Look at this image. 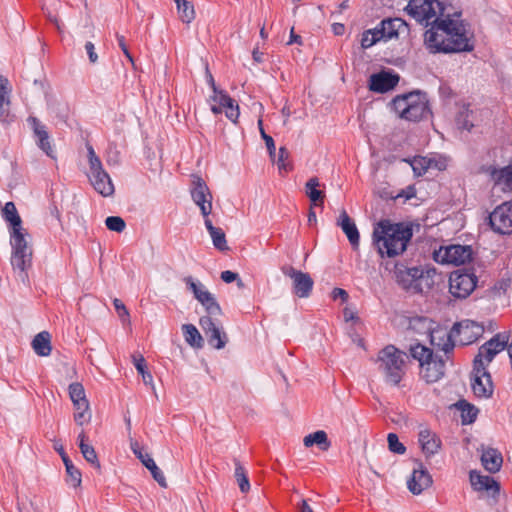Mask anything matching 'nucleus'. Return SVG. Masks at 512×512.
<instances>
[{
    "label": "nucleus",
    "instance_id": "30",
    "mask_svg": "<svg viewBox=\"0 0 512 512\" xmlns=\"http://www.w3.org/2000/svg\"><path fill=\"white\" fill-rule=\"evenodd\" d=\"M474 111L470 109L469 103H462L456 114V125L459 129L471 131L474 127L473 123Z\"/></svg>",
    "mask_w": 512,
    "mask_h": 512
},
{
    "label": "nucleus",
    "instance_id": "3",
    "mask_svg": "<svg viewBox=\"0 0 512 512\" xmlns=\"http://www.w3.org/2000/svg\"><path fill=\"white\" fill-rule=\"evenodd\" d=\"M484 333V326L476 321L465 319L453 325L449 332L436 331L431 334V344L444 352L445 356L453 352L455 347V339L461 345H470L477 341Z\"/></svg>",
    "mask_w": 512,
    "mask_h": 512
},
{
    "label": "nucleus",
    "instance_id": "18",
    "mask_svg": "<svg viewBox=\"0 0 512 512\" xmlns=\"http://www.w3.org/2000/svg\"><path fill=\"white\" fill-rule=\"evenodd\" d=\"M199 324L207 338L209 345L215 349H222L225 347L228 337L223 331V328L217 325L210 316H202Z\"/></svg>",
    "mask_w": 512,
    "mask_h": 512
},
{
    "label": "nucleus",
    "instance_id": "32",
    "mask_svg": "<svg viewBox=\"0 0 512 512\" xmlns=\"http://www.w3.org/2000/svg\"><path fill=\"white\" fill-rule=\"evenodd\" d=\"M320 183L317 177L310 178L305 184L306 195L315 206H323L325 193L319 190Z\"/></svg>",
    "mask_w": 512,
    "mask_h": 512
},
{
    "label": "nucleus",
    "instance_id": "11",
    "mask_svg": "<svg viewBox=\"0 0 512 512\" xmlns=\"http://www.w3.org/2000/svg\"><path fill=\"white\" fill-rule=\"evenodd\" d=\"M477 276L473 272L459 269L449 276V292L454 298L465 299L476 288Z\"/></svg>",
    "mask_w": 512,
    "mask_h": 512
},
{
    "label": "nucleus",
    "instance_id": "2",
    "mask_svg": "<svg viewBox=\"0 0 512 512\" xmlns=\"http://www.w3.org/2000/svg\"><path fill=\"white\" fill-rule=\"evenodd\" d=\"M412 236L411 226L383 219L374 226L373 245L381 258H394L403 254Z\"/></svg>",
    "mask_w": 512,
    "mask_h": 512
},
{
    "label": "nucleus",
    "instance_id": "36",
    "mask_svg": "<svg viewBox=\"0 0 512 512\" xmlns=\"http://www.w3.org/2000/svg\"><path fill=\"white\" fill-rule=\"evenodd\" d=\"M455 406L461 413L462 424L468 425L476 421L479 410L474 405L466 400H459Z\"/></svg>",
    "mask_w": 512,
    "mask_h": 512
},
{
    "label": "nucleus",
    "instance_id": "20",
    "mask_svg": "<svg viewBox=\"0 0 512 512\" xmlns=\"http://www.w3.org/2000/svg\"><path fill=\"white\" fill-rule=\"evenodd\" d=\"M446 359L437 354L420 366V377L428 384L439 381L445 374Z\"/></svg>",
    "mask_w": 512,
    "mask_h": 512
},
{
    "label": "nucleus",
    "instance_id": "55",
    "mask_svg": "<svg viewBox=\"0 0 512 512\" xmlns=\"http://www.w3.org/2000/svg\"><path fill=\"white\" fill-rule=\"evenodd\" d=\"M416 196V189L413 185L407 186L405 189H402L396 196V198H405L409 200Z\"/></svg>",
    "mask_w": 512,
    "mask_h": 512
},
{
    "label": "nucleus",
    "instance_id": "27",
    "mask_svg": "<svg viewBox=\"0 0 512 512\" xmlns=\"http://www.w3.org/2000/svg\"><path fill=\"white\" fill-rule=\"evenodd\" d=\"M386 39L397 38L400 33L408 30L407 23L401 18H388L381 21Z\"/></svg>",
    "mask_w": 512,
    "mask_h": 512
},
{
    "label": "nucleus",
    "instance_id": "12",
    "mask_svg": "<svg viewBox=\"0 0 512 512\" xmlns=\"http://www.w3.org/2000/svg\"><path fill=\"white\" fill-rule=\"evenodd\" d=\"M281 272L293 280V293L296 296L299 298L310 296L314 281L308 273L297 270L288 264L281 267Z\"/></svg>",
    "mask_w": 512,
    "mask_h": 512
},
{
    "label": "nucleus",
    "instance_id": "26",
    "mask_svg": "<svg viewBox=\"0 0 512 512\" xmlns=\"http://www.w3.org/2000/svg\"><path fill=\"white\" fill-rule=\"evenodd\" d=\"M212 99L224 107L226 117L233 123H236L239 117V106L225 91H220L219 96H213Z\"/></svg>",
    "mask_w": 512,
    "mask_h": 512
},
{
    "label": "nucleus",
    "instance_id": "29",
    "mask_svg": "<svg viewBox=\"0 0 512 512\" xmlns=\"http://www.w3.org/2000/svg\"><path fill=\"white\" fill-rule=\"evenodd\" d=\"M86 434L84 431H82L78 435V441H79V449L85 458V460L90 463L94 468H96L98 471L101 470V465L98 460L97 453L94 449V447L88 443H86Z\"/></svg>",
    "mask_w": 512,
    "mask_h": 512
},
{
    "label": "nucleus",
    "instance_id": "24",
    "mask_svg": "<svg viewBox=\"0 0 512 512\" xmlns=\"http://www.w3.org/2000/svg\"><path fill=\"white\" fill-rule=\"evenodd\" d=\"M470 483L476 491H487L492 497L499 494L500 486L491 476L481 475L477 471H471Z\"/></svg>",
    "mask_w": 512,
    "mask_h": 512
},
{
    "label": "nucleus",
    "instance_id": "14",
    "mask_svg": "<svg viewBox=\"0 0 512 512\" xmlns=\"http://www.w3.org/2000/svg\"><path fill=\"white\" fill-rule=\"evenodd\" d=\"M191 197L200 208L202 216L207 218L212 212V195L205 181L198 175H193Z\"/></svg>",
    "mask_w": 512,
    "mask_h": 512
},
{
    "label": "nucleus",
    "instance_id": "42",
    "mask_svg": "<svg viewBox=\"0 0 512 512\" xmlns=\"http://www.w3.org/2000/svg\"><path fill=\"white\" fill-rule=\"evenodd\" d=\"M69 397L72 402L86 400L85 389L79 382L71 383L68 387Z\"/></svg>",
    "mask_w": 512,
    "mask_h": 512
},
{
    "label": "nucleus",
    "instance_id": "4",
    "mask_svg": "<svg viewBox=\"0 0 512 512\" xmlns=\"http://www.w3.org/2000/svg\"><path fill=\"white\" fill-rule=\"evenodd\" d=\"M2 213L5 221L9 222L12 226L10 240L12 246L11 264L14 269L24 272L31 265L32 250L25 239L23 228L21 227V217L13 202H7Z\"/></svg>",
    "mask_w": 512,
    "mask_h": 512
},
{
    "label": "nucleus",
    "instance_id": "58",
    "mask_svg": "<svg viewBox=\"0 0 512 512\" xmlns=\"http://www.w3.org/2000/svg\"><path fill=\"white\" fill-rule=\"evenodd\" d=\"M238 273H235V272H232L230 270H225L223 272H221V279L222 281H224L225 283H232L234 282L236 279H238Z\"/></svg>",
    "mask_w": 512,
    "mask_h": 512
},
{
    "label": "nucleus",
    "instance_id": "40",
    "mask_svg": "<svg viewBox=\"0 0 512 512\" xmlns=\"http://www.w3.org/2000/svg\"><path fill=\"white\" fill-rule=\"evenodd\" d=\"M410 354L419 362L420 366L422 363H425L426 360H429L436 355L433 350L419 343L410 347Z\"/></svg>",
    "mask_w": 512,
    "mask_h": 512
},
{
    "label": "nucleus",
    "instance_id": "43",
    "mask_svg": "<svg viewBox=\"0 0 512 512\" xmlns=\"http://www.w3.org/2000/svg\"><path fill=\"white\" fill-rule=\"evenodd\" d=\"M290 153L288 149L284 146L280 147L278 153V159L276 161L279 171L288 172L292 169V165L288 162Z\"/></svg>",
    "mask_w": 512,
    "mask_h": 512
},
{
    "label": "nucleus",
    "instance_id": "46",
    "mask_svg": "<svg viewBox=\"0 0 512 512\" xmlns=\"http://www.w3.org/2000/svg\"><path fill=\"white\" fill-rule=\"evenodd\" d=\"M105 225L110 231L121 233L126 228L125 221L119 216H109L105 220Z\"/></svg>",
    "mask_w": 512,
    "mask_h": 512
},
{
    "label": "nucleus",
    "instance_id": "33",
    "mask_svg": "<svg viewBox=\"0 0 512 512\" xmlns=\"http://www.w3.org/2000/svg\"><path fill=\"white\" fill-rule=\"evenodd\" d=\"M138 459L142 462V464L151 472L154 480L163 488L167 487L166 478L163 475L162 471L158 468L154 460L150 457L149 454L139 452Z\"/></svg>",
    "mask_w": 512,
    "mask_h": 512
},
{
    "label": "nucleus",
    "instance_id": "52",
    "mask_svg": "<svg viewBox=\"0 0 512 512\" xmlns=\"http://www.w3.org/2000/svg\"><path fill=\"white\" fill-rule=\"evenodd\" d=\"M412 167L415 173L422 175L426 172L428 166L426 165L425 158H415L412 162Z\"/></svg>",
    "mask_w": 512,
    "mask_h": 512
},
{
    "label": "nucleus",
    "instance_id": "51",
    "mask_svg": "<svg viewBox=\"0 0 512 512\" xmlns=\"http://www.w3.org/2000/svg\"><path fill=\"white\" fill-rule=\"evenodd\" d=\"M38 147L46 153L47 156L55 158L54 150L49 142V139L40 138L37 140Z\"/></svg>",
    "mask_w": 512,
    "mask_h": 512
},
{
    "label": "nucleus",
    "instance_id": "13",
    "mask_svg": "<svg viewBox=\"0 0 512 512\" xmlns=\"http://www.w3.org/2000/svg\"><path fill=\"white\" fill-rule=\"evenodd\" d=\"M472 249L470 246L451 245L445 248H440L435 252L434 258L437 262L462 265L472 259Z\"/></svg>",
    "mask_w": 512,
    "mask_h": 512
},
{
    "label": "nucleus",
    "instance_id": "7",
    "mask_svg": "<svg viewBox=\"0 0 512 512\" xmlns=\"http://www.w3.org/2000/svg\"><path fill=\"white\" fill-rule=\"evenodd\" d=\"M395 278L404 290L412 293L427 292L433 285L429 271L425 273L423 269L418 267L396 266Z\"/></svg>",
    "mask_w": 512,
    "mask_h": 512
},
{
    "label": "nucleus",
    "instance_id": "25",
    "mask_svg": "<svg viewBox=\"0 0 512 512\" xmlns=\"http://www.w3.org/2000/svg\"><path fill=\"white\" fill-rule=\"evenodd\" d=\"M337 225L341 227L343 232L346 234L350 244L353 248H357L359 245V232L354 221L349 217L346 210L340 212L337 220Z\"/></svg>",
    "mask_w": 512,
    "mask_h": 512
},
{
    "label": "nucleus",
    "instance_id": "17",
    "mask_svg": "<svg viewBox=\"0 0 512 512\" xmlns=\"http://www.w3.org/2000/svg\"><path fill=\"white\" fill-rule=\"evenodd\" d=\"M481 171L495 186H501L503 191H512V161L503 167L496 163L483 165Z\"/></svg>",
    "mask_w": 512,
    "mask_h": 512
},
{
    "label": "nucleus",
    "instance_id": "56",
    "mask_svg": "<svg viewBox=\"0 0 512 512\" xmlns=\"http://www.w3.org/2000/svg\"><path fill=\"white\" fill-rule=\"evenodd\" d=\"M369 31L371 32L373 38L376 39V43L381 40H385V41L388 40V39H386L384 30L381 26V22L374 29H369Z\"/></svg>",
    "mask_w": 512,
    "mask_h": 512
},
{
    "label": "nucleus",
    "instance_id": "63",
    "mask_svg": "<svg viewBox=\"0 0 512 512\" xmlns=\"http://www.w3.org/2000/svg\"><path fill=\"white\" fill-rule=\"evenodd\" d=\"M60 455L66 469L74 465L73 462L68 457V455L63 450L60 451Z\"/></svg>",
    "mask_w": 512,
    "mask_h": 512
},
{
    "label": "nucleus",
    "instance_id": "28",
    "mask_svg": "<svg viewBox=\"0 0 512 512\" xmlns=\"http://www.w3.org/2000/svg\"><path fill=\"white\" fill-rule=\"evenodd\" d=\"M481 462L487 471L495 473L500 470L503 458L502 455L496 449L488 448L483 451L481 456Z\"/></svg>",
    "mask_w": 512,
    "mask_h": 512
},
{
    "label": "nucleus",
    "instance_id": "53",
    "mask_svg": "<svg viewBox=\"0 0 512 512\" xmlns=\"http://www.w3.org/2000/svg\"><path fill=\"white\" fill-rule=\"evenodd\" d=\"M113 305H114V308L120 318H122L124 320V317L125 318L129 317V313H128L124 303L120 299L115 298L113 301Z\"/></svg>",
    "mask_w": 512,
    "mask_h": 512
},
{
    "label": "nucleus",
    "instance_id": "31",
    "mask_svg": "<svg viewBox=\"0 0 512 512\" xmlns=\"http://www.w3.org/2000/svg\"><path fill=\"white\" fill-rule=\"evenodd\" d=\"M204 223L212 238L214 247L219 251L229 250L224 231L219 227L213 226L211 220L208 217L204 219Z\"/></svg>",
    "mask_w": 512,
    "mask_h": 512
},
{
    "label": "nucleus",
    "instance_id": "38",
    "mask_svg": "<svg viewBox=\"0 0 512 512\" xmlns=\"http://www.w3.org/2000/svg\"><path fill=\"white\" fill-rule=\"evenodd\" d=\"M177 6V13L179 19L185 23L190 24L195 19V9L192 2L187 0H174Z\"/></svg>",
    "mask_w": 512,
    "mask_h": 512
},
{
    "label": "nucleus",
    "instance_id": "48",
    "mask_svg": "<svg viewBox=\"0 0 512 512\" xmlns=\"http://www.w3.org/2000/svg\"><path fill=\"white\" fill-rule=\"evenodd\" d=\"M388 448L391 452L396 454H404L406 452V447L399 441L397 434L389 433L387 436Z\"/></svg>",
    "mask_w": 512,
    "mask_h": 512
},
{
    "label": "nucleus",
    "instance_id": "8",
    "mask_svg": "<svg viewBox=\"0 0 512 512\" xmlns=\"http://www.w3.org/2000/svg\"><path fill=\"white\" fill-rule=\"evenodd\" d=\"M87 151L90 167L89 180L92 186L102 196H111L114 193V185L109 174L104 170L100 158L91 145H87Z\"/></svg>",
    "mask_w": 512,
    "mask_h": 512
},
{
    "label": "nucleus",
    "instance_id": "62",
    "mask_svg": "<svg viewBox=\"0 0 512 512\" xmlns=\"http://www.w3.org/2000/svg\"><path fill=\"white\" fill-rule=\"evenodd\" d=\"M293 43H296V44H299V45L302 44V38H301L300 35L294 33V28L291 29L290 38H289V41H288L287 44L291 45Z\"/></svg>",
    "mask_w": 512,
    "mask_h": 512
},
{
    "label": "nucleus",
    "instance_id": "19",
    "mask_svg": "<svg viewBox=\"0 0 512 512\" xmlns=\"http://www.w3.org/2000/svg\"><path fill=\"white\" fill-rule=\"evenodd\" d=\"M470 380L473 394L476 397L489 398L492 396L494 387L487 369L480 371V367L473 366Z\"/></svg>",
    "mask_w": 512,
    "mask_h": 512
},
{
    "label": "nucleus",
    "instance_id": "39",
    "mask_svg": "<svg viewBox=\"0 0 512 512\" xmlns=\"http://www.w3.org/2000/svg\"><path fill=\"white\" fill-rule=\"evenodd\" d=\"M185 341L192 347L202 348L203 338L198 329L193 324H184L182 326Z\"/></svg>",
    "mask_w": 512,
    "mask_h": 512
},
{
    "label": "nucleus",
    "instance_id": "64",
    "mask_svg": "<svg viewBox=\"0 0 512 512\" xmlns=\"http://www.w3.org/2000/svg\"><path fill=\"white\" fill-rule=\"evenodd\" d=\"M343 315H344V318L346 321H351V320L357 319V316L355 315V313L348 308L344 309Z\"/></svg>",
    "mask_w": 512,
    "mask_h": 512
},
{
    "label": "nucleus",
    "instance_id": "23",
    "mask_svg": "<svg viewBox=\"0 0 512 512\" xmlns=\"http://www.w3.org/2000/svg\"><path fill=\"white\" fill-rule=\"evenodd\" d=\"M418 441L426 458L438 453L442 446L439 436L428 428L420 430Z\"/></svg>",
    "mask_w": 512,
    "mask_h": 512
},
{
    "label": "nucleus",
    "instance_id": "61",
    "mask_svg": "<svg viewBox=\"0 0 512 512\" xmlns=\"http://www.w3.org/2000/svg\"><path fill=\"white\" fill-rule=\"evenodd\" d=\"M206 74H207L208 83L211 86L213 92L215 93L214 96H219V92L221 90H218V88H217V86L215 84L214 78H213L212 74L210 73L208 67H206Z\"/></svg>",
    "mask_w": 512,
    "mask_h": 512
},
{
    "label": "nucleus",
    "instance_id": "35",
    "mask_svg": "<svg viewBox=\"0 0 512 512\" xmlns=\"http://www.w3.org/2000/svg\"><path fill=\"white\" fill-rule=\"evenodd\" d=\"M74 407V421L77 425L83 426L91 420V411L88 399L72 402Z\"/></svg>",
    "mask_w": 512,
    "mask_h": 512
},
{
    "label": "nucleus",
    "instance_id": "50",
    "mask_svg": "<svg viewBox=\"0 0 512 512\" xmlns=\"http://www.w3.org/2000/svg\"><path fill=\"white\" fill-rule=\"evenodd\" d=\"M9 105H10L9 98H7V99L0 98V121L1 122L9 121V116H10Z\"/></svg>",
    "mask_w": 512,
    "mask_h": 512
},
{
    "label": "nucleus",
    "instance_id": "37",
    "mask_svg": "<svg viewBox=\"0 0 512 512\" xmlns=\"http://www.w3.org/2000/svg\"><path fill=\"white\" fill-rule=\"evenodd\" d=\"M303 443L306 447L317 445L322 451H327L331 446L327 433L323 430H318L306 435L303 439Z\"/></svg>",
    "mask_w": 512,
    "mask_h": 512
},
{
    "label": "nucleus",
    "instance_id": "1",
    "mask_svg": "<svg viewBox=\"0 0 512 512\" xmlns=\"http://www.w3.org/2000/svg\"><path fill=\"white\" fill-rule=\"evenodd\" d=\"M424 43L431 53H460L474 50V35L468 24L449 15L435 18L424 34Z\"/></svg>",
    "mask_w": 512,
    "mask_h": 512
},
{
    "label": "nucleus",
    "instance_id": "9",
    "mask_svg": "<svg viewBox=\"0 0 512 512\" xmlns=\"http://www.w3.org/2000/svg\"><path fill=\"white\" fill-rule=\"evenodd\" d=\"M407 13L417 22L428 26H433L435 18L444 16V7L439 0H410L407 7Z\"/></svg>",
    "mask_w": 512,
    "mask_h": 512
},
{
    "label": "nucleus",
    "instance_id": "44",
    "mask_svg": "<svg viewBox=\"0 0 512 512\" xmlns=\"http://www.w3.org/2000/svg\"><path fill=\"white\" fill-rule=\"evenodd\" d=\"M134 365L139 374L142 375L143 381L145 384H151L153 381V377L150 372L146 370V362L143 356H139V358L134 357Z\"/></svg>",
    "mask_w": 512,
    "mask_h": 512
},
{
    "label": "nucleus",
    "instance_id": "41",
    "mask_svg": "<svg viewBox=\"0 0 512 512\" xmlns=\"http://www.w3.org/2000/svg\"><path fill=\"white\" fill-rule=\"evenodd\" d=\"M235 478L241 492L246 493L250 489V483L245 468L235 459Z\"/></svg>",
    "mask_w": 512,
    "mask_h": 512
},
{
    "label": "nucleus",
    "instance_id": "22",
    "mask_svg": "<svg viewBox=\"0 0 512 512\" xmlns=\"http://www.w3.org/2000/svg\"><path fill=\"white\" fill-rule=\"evenodd\" d=\"M432 477L422 463H418V468H414L411 478L408 480V489L414 494L419 495L425 489L432 485Z\"/></svg>",
    "mask_w": 512,
    "mask_h": 512
},
{
    "label": "nucleus",
    "instance_id": "5",
    "mask_svg": "<svg viewBox=\"0 0 512 512\" xmlns=\"http://www.w3.org/2000/svg\"><path fill=\"white\" fill-rule=\"evenodd\" d=\"M391 104L399 117L408 121L418 122L431 115L427 95L420 91L397 95Z\"/></svg>",
    "mask_w": 512,
    "mask_h": 512
},
{
    "label": "nucleus",
    "instance_id": "10",
    "mask_svg": "<svg viewBox=\"0 0 512 512\" xmlns=\"http://www.w3.org/2000/svg\"><path fill=\"white\" fill-rule=\"evenodd\" d=\"M510 340V335L507 333H497L489 341L480 346L478 354L473 360V366L480 367V371L487 369V366L495 356L503 351Z\"/></svg>",
    "mask_w": 512,
    "mask_h": 512
},
{
    "label": "nucleus",
    "instance_id": "6",
    "mask_svg": "<svg viewBox=\"0 0 512 512\" xmlns=\"http://www.w3.org/2000/svg\"><path fill=\"white\" fill-rule=\"evenodd\" d=\"M405 353L393 345L383 348L378 354L379 369L388 383L398 385L405 374Z\"/></svg>",
    "mask_w": 512,
    "mask_h": 512
},
{
    "label": "nucleus",
    "instance_id": "54",
    "mask_svg": "<svg viewBox=\"0 0 512 512\" xmlns=\"http://www.w3.org/2000/svg\"><path fill=\"white\" fill-rule=\"evenodd\" d=\"M374 44H376V39L373 38V36L369 30L365 31L362 34V39H361L362 48L367 49V48L372 47Z\"/></svg>",
    "mask_w": 512,
    "mask_h": 512
},
{
    "label": "nucleus",
    "instance_id": "59",
    "mask_svg": "<svg viewBox=\"0 0 512 512\" xmlns=\"http://www.w3.org/2000/svg\"><path fill=\"white\" fill-rule=\"evenodd\" d=\"M332 298L334 300L339 298L342 300V302H346L349 298V295L347 291L342 288H334L332 291Z\"/></svg>",
    "mask_w": 512,
    "mask_h": 512
},
{
    "label": "nucleus",
    "instance_id": "45",
    "mask_svg": "<svg viewBox=\"0 0 512 512\" xmlns=\"http://www.w3.org/2000/svg\"><path fill=\"white\" fill-rule=\"evenodd\" d=\"M28 122L30 123L37 140L40 138L49 139V134L46 130V127L42 125L36 117L30 116L28 118Z\"/></svg>",
    "mask_w": 512,
    "mask_h": 512
},
{
    "label": "nucleus",
    "instance_id": "15",
    "mask_svg": "<svg viewBox=\"0 0 512 512\" xmlns=\"http://www.w3.org/2000/svg\"><path fill=\"white\" fill-rule=\"evenodd\" d=\"M489 224L496 233L510 234L512 232V201L497 206L489 215Z\"/></svg>",
    "mask_w": 512,
    "mask_h": 512
},
{
    "label": "nucleus",
    "instance_id": "16",
    "mask_svg": "<svg viewBox=\"0 0 512 512\" xmlns=\"http://www.w3.org/2000/svg\"><path fill=\"white\" fill-rule=\"evenodd\" d=\"M184 281L194 294V297L202 304L209 315L222 314V309L213 294L205 290L201 283L195 282L191 276L186 277Z\"/></svg>",
    "mask_w": 512,
    "mask_h": 512
},
{
    "label": "nucleus",
    "instance_id": "47",
    "mask_svg": "<svg viewBox=\"0 0 512 512\" xmlns=\"http://www.w3.org/2000/svg\"><path fill=\"white\" fill-rule=\"evenodd\" d=\"M258 127H259V131H260L261 137L265 141V144H266L269 156L272 159H274L275 153H276L275 142H274L273 138L270 135L266 134V132H265V130L263 128V121H262V119L258 120Z\"/></svg>",
    "mask_w": 512,
    "mask_h": 512
},
{
    "label": "nucleus",
    "instance_id": "57",
    "mask_svg": "<svg viewBox=\"0 0 512 512\" xmlns=\"http://www.w3.org/2000/svg\"><path fill=\"white\" fill-rule=\"evenodd\" d=\"M85 50L88 54V57H89V61L91 63H96L98 61V55L97 53L95 52V46L92 42H86L85 44Z\"/></svg>",
    "mask_w": 512,
    "mask_h": 512
},
{
    "label": "nucleus",
    "instance_id": "49",
    "mask_svg": "<svg viewBox=\"0 0 512 512\" xmlns=\"http://www.w3.org/2000/svg\"><path fill=\"white\" fill-rule=\"evenodd\" d=\"M66 472H67V475H68V479H67V482L73 486V487H78L80 486L81 484V472L79 471V469H77L74 465L72 467H69L66 469Z\"/></svg>",
    "mask_w": 512,
    "mask_h": 512
},
{
    "label": "nucleus",
    "instance_id": "60",
    "mask_svg": "<svg viewBox=\"0 0 512 512\" xmlns=\"http://www.w3.org/2000/svg\"><path fill=\"white\" fill-rule=\"evenodd\" d=\"M8 80L7 78L0 76V98L7 99L9 98V91L7 90Z\"/></svg>",
    "mask_w": 512,
    "mask_h": 512
},
{
    "label": "nucleus",
    "instance_id": "21",
    "mask_svg": "<svg viewBox=\"0 0 512 512\" xmlns=\"http://www.w3.org/2000/svg\"><path fill=\"white\" fill-rule=\"evenodd\" d=\"M399 82V76L382 71L372 74L369 78V89L376 93H386L392 90Z\"/></svg>",
    "mask_w": 512,
    "mask_h": 512
},
{
    "label": "nucleus",
    "instance_id": "34",
    "mask_svg": "<svg viewBox=\"0 0 512 512\" xmlns=\"http://www.w3.org/2000/svg\"><path fill=\"white\" fill-rule=\"evenodd\" d=\"M32 348L39 356L50 355L52 350L50 334L47 331L38 333L32 341Z\"/></svg>",
    "mask_w": 512,
    "mask_h": 512
}]
</instances>
